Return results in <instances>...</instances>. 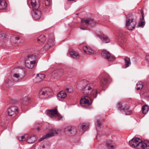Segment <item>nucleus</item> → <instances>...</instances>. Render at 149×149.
<instances>
[{
	"label": "nucleus",
	"instance_id": "obj_49",
	"mask_svg": "<svg viewBox=\"0 0 149 149\" xmlns=\"http://www.w3.org/2000/svg\"><path fill=\"white\" fill-rule=\"evenodd\" d=\"M13 42V43H16V42H17V41L15 42Z\"/></svg>",
	"mask_w": 149,
	"mask_h": 149
},
{
	"label": "nucleus",
	"instance_id": "obj_27",
	"mask_svg": "<svg viewBox=\"0 0 149 149\" xmlns=\"http://www.w3.org/2000/svg\"><path fill=\"white\" fill-rule=\"evenodd\" d=\"M51 40H48L45 45L44 48L45 50L49 49L52 45V43L51 42Z\"/></svg>",
	"mask_w": 149,
	"mask_h": 149
},
{
	"label": "nucleus",
	"instance_id": "obj_21",
	"mask_svg": "<svg viewBox=\"0 0 149 149\" xmlns=\"http://www.w3.org/2000/svg\"><path fill=\"white\" fill-rule=\"evenodd\" d=\"M7 6V3L5 0H0V10L5 9Z\"/></svg>",
	"mask_w": 149,
	"mask_h": 149
},
{
	"label": "nucleus",
	"instance_id": "obj_40",
	"mask_svg": "<svg viewBox=\"0 0 149 149\" xmlns=\"http://www.w3.org/2000/svg\"><path fill=\"white\" fill-rule=\"evenodd\" d=\"M63 72L62 70H56L55 71L54 73H55L56 72H57L59 75L60 76H61V75H62L63 74V73H61V72Z\"/></svg>",
	"mask_w": 149,
	"mask_h": 149
},
{
	"label": "nucleus",
	"instance_id": "obj_4",
	"mask_svg": "<svg viewBox=\"0 0 149 149\" xmlns=\"http://www.w3.org/2000/svg\"><path fill=\"white\" fill-rule=\"evenodd\" d=\"M118 109L120 111H125L126 115H130L132 110L130 109V106L127 102H121L118 103Z\"/></svg>",
	"mask_w": 149,
	"mask_h": 149
},
{
	"label": "nucleus",
	"instance_id": "obj_29",
	"mask_svg": "<svg viewBox=\"0 0 149 149\" xmlns=\"http://www.w3.org/2000/svg\"><path fill=\"white\" fill-rule=\"evenodd\" d=\"M149 110V106L145 104L143 105L142 107V113L144 114H146Z\"/></svg>",
	"mask_w": 149,
	"mask_h": 149
},
{
	"label": "nucleus",
	"instance_id": "obj_24",
	"mask_svg": "<svg viewBox=\"0 0 149 149\" xmlns=\"http://www.w3.org/2000/svg\"><path fill=\"white\" fill-rule=\"evenodd\" d=\"M37 140V138L36 136H32L28 138L26 140V141L29 143H34Z\"/></svg>",
	"mask_w": 149,
	"mask_h": 149
},
{
	"label": "nucleus",
	"instance_id": "obj_2",
	"mask_svg": "<svg viewBox=\"0 0 149 149\" xmlns=\"http://www.w3.org/2000/svg\"><path fill=\"white\" fill-rule=\"evenodd\" d=\"M31 3L33 10L32 14L33 19L36 20L40 19L41 15L40 10L42 9L40 7L39 0H31Z\"/></svg>",
	"mask_w": 149,
	"mask_h": 149
},
{
	"label": "nucleus",
	"instance_id": "obj_3",
	"mask_svg": "<svg viewBox=\"0 0 149 149\" xmlns=\"http://www.w3.org/2000/svg\"><path fill=\"white\" fill-rule=\"evenodd\" d=\"M54 93L52 89L46 87L42 88L40 91L39 95L41 98H45L53 95Z\"/></svg>",
	"mask_w": 149,
	"mask_h": 149
},
{
	"label": "nucleus",
	"instance_id": "obj_14",
	"mask_svg": "<svg viewBox=\"0 0 149 149\" xmlns=\"http://www.w3.org/2000/svg\"><path fill=\"white\" fill-rule=\"evenodd\" d=\"M45 75L43 74H37L36 76L33 79L35 83H39L42 81L45 78Z\"/></svg>",
	"mask_w": 149,
	"mask_h": 149
},
{
	"label": "nucleus",
	"instance_id": "obj_28",
	"mask_svg": "<svg viewBox=\"0 0 149 149\" xmlns=\"http://www.w3.org/2000/svg\"><path fill=\"white\" fill-rule=\"evenodd\" d=\"M70 54L71 56L74 58H79V56L77 53L74 51H71L70 52Z\"/></svg>",
	"mask_w": 149,
	"mask_h": 149
},
{
	"label": "nucleus",
	"instance_id": "obj_34",
	"mask_svg": "<svg viewBox=\"0 0 149 149\" xmlns=\"http://www.w3.org/2000/svg\"><path fill=\"white\" fill-rule=\"evenodd\" d=\"M145 21H140L139 22L137 26V27H141L143 28L145 25Z\"/></svg>",
	"mask_w": 149,
	"mask_h": 149
},
{
	"label": "nucleus",
	"instance_id": "obj_26",
	"mask_svg": "<svg viewBox=\"0 0 149 149\" xmlns=\"http://www.w3.org/2000/svg\"><path fill=\"white\" fill-rule=\"evenodd\" d=\"M67 96L66 93L63 91H60L57 94V96L58 98L63 99Z\"/></svg>",
	"mask_w": 149,
	"mask_h": 149
},
{
	"label": "nucleus",
	"instance_id": "obj_11",
	"mask_svg": "<svg viewBox=\"0 0 149 149\" xmlns=\"http://www.w3.org/2000/svg\"><path fill=\"white\" fill-rule=\"evenodd\" d=\"M58 134V133L57 131L54 129H52L50 131L48 134H47L45 136H43L42 138L39 139V141L40 142L43 140L49 137L57 135Z\"/></svg>",
	"mask_w": 149,
	"mask_h": 149
},
{
	"label": "nucleus",
	"instance_id": "obj_20",
	"mask_svg": "<svg viewBox=\"0 0 149 149\" xmlns=\"http://www.w3.org/2000/svg\"><path fill=\"white\" fill-rule=\"evenodd\" d=\"M35 62H29L25 61V66L27 68L32 69L33 68L34 65L36 64Z\"/></svg>",
	"mask_w": 149,
	"mask_h": 149
},
{
	"label": "nucleus",
	"instance_id": "obj_17",
	"mask_svg": "<svg viewBox=\"0 0 149 149\" xmlns=\"http://www.w3.org/2000/svg\"><path fill=\"white\" fill-rule=\"evenodd\" d=\"M36 56L33 54L28 55L26 57L25 61L36 62Z\"/></svg>",
	"mask_w": 149,
	"mask_h": 149
},
{
	"label": "nucleus",
	"instance_id": "obj_43",
	"mask_svg": "<svg viewBox=\"0 0 149 149\" xmlns=\"http://www.w3.org/2000/svg\"><path fill=\"white\" fill-rule=\"evenodd\" d=\"M146 60L149 62V53H148L146 56Z\"/></svg>",
	"mask_w": 149,
	"mask_h": 149
},
{
	"label": "nucleus",
	"instance_id": "obj_42",
	"mask_svg": "<svg viewBox=\"0 0 149 149\" xmlns=\"http://www.w3.org/2000/svg\"><path fill=\"white\" fill-rule=\"evenodd\" d=\"M25 139V136H21L19 137L18 138L19 140L20 141H23Z\"/></svg>",
	"mask_w": 149,
	"mask_h": 149
},
{
	"label": "nucleus",
	"instance_id": "obj_23",
	"mask_svg": "<svg viewBox=\"0 0 149 149\" xmlns=\"http://www.w3.org/2000/svg\"><path fill=\"white\" fill-rule=\"evenodd\" d=\"M99 38L104 42L107 43L109 42V38L106 35H100L99 36Z\"/></svg>",
	"mask_w": 149,
	"mask_h": 149
},
{
	"label": "nucleus",
	"instance_id": "obj_36",
	"mask_svg": "<svg viewBox=\"0 0 149 149\" xmlns=\"http://www.w3.org/2000/svg\"><path fill=\"white\" fill-rule=\"evenodd\" d=\"M81 22L83 23H85L86 24H89L90 19L86 20H81Z\"/></svg>",
	"mask_w": 149,
	"mask_h": 149
},
{
	"label": "nucleus",
	"instance_id": "obj_10",
	"mask_svg": "<svg viewBox=\"0 0 149 149\" xmlns=\"http://www.w3.org/2000/svg\"><path fill=\"white\" fill-rule=\"evenodd\" d=\"M7 111L9 116H12L18 114V109L17 107L13 106L8 109Z\"/></svg>",
	"mask_w": 149,
	"mask_h": 149
},
{
	"label": "nucleus",
	"instance_id": "obj_32",
	"mask_svg": "<svg viewBox=\"0 0 149 149\" xmlns=\"http://www.w3.org/2000/svg\"><path fill=\"white\" fill-rule=\"evenodd\" d=\"M80 129H81L84 131H86L89 128L88 125H81L79 126Z\"/></svg>",
	"mask_w": 149,
	"mask_h": 149
},
{
	"label": "nucleus",
	"instance_id": "obj_9",
	"mask_svg": "<svg viewBox=\"0 0 149 149\" xmlns=\"http://www.w3.org/2000/svg\"><path fill=\"white\" fill-rule=\"evenodd\" d=\"M101 55L104 58H106L109 61H114L116 58L114 56L110 54L108 51L106 50H103L102 51Z\"/></svg>",
	"mask_w": 149,
	"mask_h": 149
},
{
	"label": "nucleus",
	"instance_id": "obj_30",
	"mask_svg": "<svg viewBox=\"0 0 149 149\" xmlns=\"http://www.w3.org/2000/svg\"><path fill=\"white\" fill-rule=\"evenodd\" d=\"M143 86V84L142 82H139L136 85V88L137 90L138 91L142 89Z\"/></svg>",
	"mask_w": 149,
	"mask_h": 149
},
{
	"label": "nucleus",
	"instance_id": "obj_47",
	"mask_svg": "<svg viewBox=\"0 0 149 149\" xmlns=\"http://www.w3.org/2000/svg\"><path fill=\"white\" fill-rule=\"evenodd\" d=\"M42 148H45V145H43L42 146Z\"/></svg>",
	"mask_w": 149,
	"mask_h": 149
},
{
	"label": "nucleus",
	"instance_id": "obj_41",
	"mask_svg": "<svg viewBox=\"0 0 149 149\" xmlns=\"http://www.w3.org/2000/svg\"><path fill=\"white\" fill-rule=\"evenodd\" d=\"M124 37L121 34V35L120 34L118 36V40L119 41H121V40H123V39Z\"/></svg>",
	"mask_w": 149,
	"mask_h": 149
},
{
	"label": "nucleus",
	"instance_id": "obj_1",
	"mask_svg": "<svg viewBox=\"0 0 149 149\" xmlns=\"http://www.w3.org/2000/svg\"><path fill=\"white\" fill-rule=\"evenodd\" d=\"M95 86L94 83L83 80L80 82L78 86L79 89L83 91L84 94L91 95L93 98H95L97 96V91L95 88Z\"/></svg>",
	"mask_w": 149,
	"mask_h": 149
},
{
	"label": "nucleus",
	"instance_id": "obj_39",
	"mask_svg": "<svg viewBox=\"0 0 149 149\" xmlns=\"http://www.w3.org/2000/svg\"><path fill=\"white\" fill-rule=\"evenodd\" d=\"M10 83L11 84H8L7 85L8 86H11L13 84V83L10 81V80L8 79L6 80L5 81V83L7 84H8L9 83Z\"/></svg>",
	"mask_w": 149,
	"mask_h": 149
},
{
	"label": "nucleus",
	"instance_id": "obj_38",
	"mask_svg": "<svg viewBox=\"0 0 149 149\" xmlns=\"http://www.w3.org/2000/svg\"><path fill=\"white\" fill-rule=\"evenodd\" d=\"M45 5L47 6L50 5V0H45Z\"/></svg>",
	"mask_w": 149,
	"mask_h": 149
},
{
	"label": "nucleus",
	"instance_id": "obj_22",
	"mask_svg": "<svg viewBox=\"0 0 149 149\" xmlns=\"http://www.w3.org/2000/svg\"><path fill=\"white\" fill-rule=\"evenodd\" d=\"M83 49L84 52L87 54H91L93 53V50L88 47L87 46H84L83 47Z\"/></svg>",
	"mask_w": 149,
	"mask_h": 149
},
{
	"label": "nucleus",
	"instance_id": "obj_19",
	"mask_svg": "<svg viewBox=\"0 0 149 149\" xmlns=\"http://www.w3.org/2000/svg\"><path fill=\"white\" fill-rule=\"evenodd\" d=\"M46 40V38L44 35H41L37 38L38 43L41 45L43 44Z\"/></svg>",
	"mask_w": 149,
	"mask_h": 149
},
{
	"label": "nucleus",
	"instance_id": "obj_51",
	"mask_svg": "<svg viewBox=\"0 0 149 149\" xmlns=\"http://www.w3.org/2000/svg\"><path fill=\"white\" fill-rule=\"evenodd\" d=\"M80 29H82V28H81V27L80 28Z\"/></svg>",
	"mask_w": 149,
	"mask_h": 149
},
{
	"label": "nucleus",
	"instance_id": "obj_6",
	"mask_svg": "<svg viewBox=\"0 0 149 149\" xmlns=\"http://www.w3.org/2000/svg\"><path fill=\"white\" fill-rule=\"evenodd\" d=\"M109 76V74L104 72H102L99 75L98 78L100 79V84L101 86H103L107 84Z\"/></svg>",
	"mask_w": 149,
	"mask_h": 149
},
{
	"label": "nucleus",
	"instance_id": "obj_16",
	"mask_svg": "<svg viewBox=\"0 0 149 149\" xmlns=\"http://www.w3.org/2000/svg\"><path fill=\"white\" fill-rule=\"evenodd\" d=\"M142 149H149V141H145L141 142L140 143L139 148Z\"/></svg>",
	"mask_w": 149,
	"mask_h": 149
},
{
	"label": "nucleus",
	"instance_id": "obj_12",
	"mask_svg": "<svg viewBox=\"0 0 149 149\" xmlns=\"http://www.w3.org/2000/svg\"><path fill=\"white\" fill-rule=\"evenodd\" d=\"M47 113L48 116L52 118H54L56 116H59L57 109L56 108H55L53 109L48 110L47 111Z\"/></svg>",
	"mask_w": 149,
	"mask_h": 149
},
{
	"label": "nucleus",
	"instance_id": "obj_45",
	"mask_svg": "<svg viewBox=\"0 0 149 149\" xmlns=\"http://www.w3.org/2000/svg\"><path fill=\"white\" fill-rule=\"evenodd\" d=\"M70 90L71 89H70ZM69 88H67L65 89V91L68 92V93H71L72 91V89H71V91H69Z\"/></svg>",
	"mask_w": 149,
	"mask_h": 149
},
{
	"label": "nucleus",
	"instance_id": "obj_8",
	"mask_svg": "<svg viewBox=\"0 0 149 149\" xmlns=\"http://www.w3.org/2000/svg\"><path fill=\"white\" fill-rule=\"evenodd\" d=\"M141 142H142L141 139L138 138H134L129 141V143L130 146L132 147H137L139 148Z\"/></svg>",
	"mask_w": 149,
	"mask_h": 149
},
{
	"label": "nucleus",
	"instance_id": "obj_5",
	"mask_svg": "<svg viewBox=\"0 0 149 149\" xmlns=\"http://www.w3.org/2000/svg\"><path fill=\"white\" fill-rule=\"evenodd\" d=\"M136 24V20L132 17L127 19L126 20L127 29L129 30H132L135 27Z\"/></svg>",
	"mask_w": 149,
	"mask_h": 149
},
{
	"label": "nucleus",
	"instance_id": "obj_35",
	"mask_svg": "<svg viewBox=\"0 0 149 149\" xmlns=\"http://www.w3.org/2000/svg\"><path fill=\"white\" fill-rule=\"evenodd\" d=\"M141 13V17L140 18V20L141 21H145L144 20V14L143 11V10H141L140 11Z\"/></svg>",
	"mask_w": 149,
	"mask_h": 149
},
{
	"label": "nucleus",
	"instance_id": "obj_33",
	"mask_svg": "<svg viewBox=\"0 0 149 149\" xmlns=\"http://www.w3.org/2000/svg\"><path fill=\"white\" fill-rule=\"evenodd\" d=\"M97 127H96V129L97 131H100L101 130L100 129L101 128V124L99 122V121L97 120Z\"/></svg>",
	"mask_w": 149,
	"mask_h": 149
},
{
	"label": "nucleus",
	"instance_id": "obj_37",
	"mask_svg": "<svg viewBox=\"0 0 149 149\" xmlns=\"http://www.w3.org/2000/svg\"><path fill=\"white\" fill-rule=\"evenodd\" d=\"M96 22L93 19H90L89 24H92L93 25H95Z\"/></svg>",
	"mask_w": 149,
	"mask_h": 149
},
{
	"label": "nucleus",
	"instance_id": "obj_31",
	"mask_svg": "<svg viewBox=\"0 0 149 149\" xmlns=\"http://www.w3.org/2000/svg\"><path fill=\"white\" fill-rule=\"evenodd\" d=\"M29 99L27 97H25L21 100V102L24 104H28L29 101Z\"/></svg>",
	"mask_w": 149,
	"mask_h": 149
},
{
	"label": "nucleus",
	"instance_id": "obj_13",
	"mask_svg": "<svg viewBox=\"0 0 149 149\" xmlns=\"http://www.w3.org/2000/svg\"><path fill=\"white\" fill-rule=\"evenodd\" d=\"M87 98V96L82 97L80 101L81 105L85 108H87L86 107L91 104L89 103V100Z\"/></svg>",
	"mask_w": 149,
	"mask_h": 149
},
{
	"label": "nucleus",
	"instance_id": "obj_7",
	"mask_svg": "<svg viewBox=\"0 0 149 149\" xmlns=\"http://www.w3.org/2000/svg\"><path fill=\"white\" fill-rule=\"evenodd\" d=\"M65 133L69 136H73L75 135L77 132L76 128L74 126H67L64 129Z\"/></svg>",
	"mask_w": 149,
	"mask_h": 149
},
{
	"label": "nucleus",
	"instance_id": "obj_15",
	"mask_svg": "<svg viewBox=\"0 0 149 149\" xmlns=\"http://www.w3.org/2000/svg\"><path fill=\"white\" fill-rule=\"evenodd\" d=\"M19 72L18 73H15L13 75V79L16 81L17 80L15 79V78H18L19 77L21 78L23 77L25 75V72L22 70L20 69L19 71Z\"/></svg>",
	"mask_w": 149,
	"mask_h": 149
},
{
	"label": "nucleus",
	"instance_id": "obj_25",
	"mask_svg": "<svg viewBox=\"0 0 149 149\" xmlns=\"http://www.w3.org/2000/svg\"><path fill=\"white\" fill-rule=\"evenodd\" d=\"M107 145L109 148L111 149L114 148L115 146V143L112 141H108L107 143Z\"/></svg>",
	"mask_w": 149,
	"mask_h": 149
},
{
	"label": "nucleus",
	"instance_id": "obj_44",
	"mask_svg": "<svg viewBox=\"0 0 149 149\" xmlns=\"http://www.w3.org/2000/svg\"><path fill=\"white\" fill-rule=\"evenodd\" d=\"M20 39V38L19 36H17L15 37L14 38V40L15 41H18Z\"/></svg>",
	"mask_w": 149,
	"mask_h": 149
},
{
	"label": "nucleus",
	"instance_id": "obj_48",
	"mask_svg": "<svg viewBox=\"0 0 149 149\" xmlns=\"http://www.w3.org/2000/svg\"><path fill=\"white\" fill-rule=\"evenodd\" d=\"M68 1H75V0H68Z\"/></svg>",
	"mask_w": 149,
	"mask_h": 149
},
{
	"label": "nucleus",
	"instance_id": "obj_18",
	"mask_svg": "<svg viewBox=\"0 0 149 149\" xmlns=\"http://www.w3.org/2000/svg\"><path fill=\"white\" fill-rule=\"evenodd\" d=\"M125 64L123 66V68H126L129 67L131 65V60L130 58L127 56L125 57Z\"/></svg>",
	"mask_w": 149,
	"mask_h": 149
},
{
	"label": "nucleus",
	"instance_id": "obj_50",
	"mask_svg": "<svg viewBox=\"0 0 149 149\" xmlns=\"http://www.w3.org/2000/svg\"><path fill=\"white\" fill-rule=\"evenodd\" d=\"M37 129L38 130H40V128H37Z\"/></svg>",
	"mask_w": 149,
	"mask_h": 149
},
{
	"label": "nucleus",
	"instance_id": "obj_46",
	"mask_svg": "<svg viewBox=\"0 0 149 149\" xmlns=\"http://www.w3.org/2000/svg\"><path fill=\"white\" fill-rule=\"evenodd\" d=\"M63 117L62 116H61V118H58V120H61V119L62 118H63Z\"/></svg>",
	"mask_w": 149,
	"mask_h": 149
}]
</instances>
